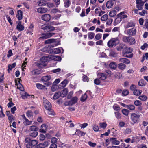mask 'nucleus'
I'll use <instances>...</instances> for the list:
<instances>
[{
    "mask_svg": "<svg viewBox=\"0 0 148 148\" xmlns=\"http://www.w3.org/2000/svg\"><path fill=\"white\" fill-rule=\"evenodd\" d=\"M48 61V57L47 56H43L40 59V61L37 64L38 67L42 68L46 66L47 64V62Z\"/></svg>",
    "mask_w": 148,
    "mask_h": 148,
    "instance_id": "1",
    "label": "nucleus"
},
{
    "mask_svg": "<svg viewBox=\"0 0 148 148\" xmlns=\"http://www.w3.org/2000/svg\"><path fill=\"white\" fill-rule=\"evenodd\" d=\"M132 51L130 48L125 47L123 51V54L124 57L131 58L133 57V54L132 52Z\"/></svg>",
    "mask_w": 148,
    "mask_h": 148,
    "instance_id": "2",
    "label": "nucleus"
},
{
    "mask_svg": "<svg viewBox=\"0 0 148 148\" xmlns=\"http://www.w3.org/2000/svg\"><path fill=\"white\" fill-rule=\"evenodd\" d=\"M123 41L126 43H129L131 45H132L135 43V39L132 36H123L122 38Z\"/></svg>",
    "mask_w": 148,
    "mask_h": 148,
    "instance_id": "3",
    "label": "nucleus"
},
{
    "mask_svg": "<svg viewBox=\"0 0 148 148\" xmlns=\"http://www.w3.org/2000/svg\"><path fill=\"white\" fill-rule=\"evenodd\" d=\"M118 39L117 38H111L108 42V46L110 48L115 47L116 45V42L118 41Z\"/></svg>",
    "mask_w": 148,
    "mask_h": 148,
    "instance_id": "4",
    "label": "nucleus"
},
{
    "mask_svg": "<svg viewBox=\"0 0 148 148\" xmlns=\"http://www.w3.org/2000/svg\"><path fill=\"white\" fill-rule=\"evenodd\" d=\"M55 43L53 45H49V47H54V45L57 46L58 45L60 44V42L59 41L57 42V43L56 39H49L46 40L45 41V44H48L49 43Z\"/></svg>",
    "mask_w": 148,
    "mask_h": 148,
    "instance_id": "5",
    "label": "nucleus"
},
{
    "mask_svg": "<svg viewBox=\"0 0 148 148\" xmlns=\"http://www.w3.org/2000/svg\"><path fill=\"white\" fill-rule=\"evenodd\" d=\"M140 116L139 114L133 113L131 114V119L132 121L134 123H135L139 121Z\"/></svg>",
    "mask_w": 148,
    "mask_h": 148,
    "instance_id": "6",
    "label": "nucleus"
},
{
    "mask_svg": "<svg viewBox=\"0 0 148 148\" xmlns=\"http://www.w3.org/2000/svg\"><path fill=\"white\" fill-rule=\"evenodd\" d=\"M41 29H43L45 32H49L54 30L55 28L51 25H43L42 26Z\"/></svg>",
    "mask_w": 148,
    "mask_h": 148,
    "instance_id": "7",
    "label": "nucleus"
},
{
    "mask_svg": "<svg viewBox=\"0 0 148 148\" xmlns=\"http://www.w3.org/2000/svg\"><path fill=\"white\" fill-rule=\"evenodd\" d=\"M26 143H30L32 147H34L38 143V141L36 140H31L29 137H27L25 138Z\"/></svg>",
    "mask_w": 148,
    "mask_h": 148,
    "instance_id": "8",
    "label": "nucleus"
},
{
    "mask_svg": "<svg viewBox=\"0 0 148 148\" xmlns=\"http://www.w3.org/2000/svg\"><path fill=\"white\" fill-rule=\"evenodd\" d=\"M44 105L47 110H50L51 108V103L44 98H43Z\"/></svg>",
    "mask_w": 148,
    "mask_h": 148,
    "instance_id": "9",
    "label": "nucleus"
},
{
    "mask_svg": "<svg viewBox=\"0 0 148 148\" xmlns=\"http://www.w3.org/2000/svg\"><path fill=\"white\" fill-rule=\"evenodd\" d=\"M41 19L45 21H48L51 18V16L49 14H45L41 16Z\"/></svg>",
    "mask_w": 148,
    "mask_h": 148,
    "instance_id": "10",
    "label": "nucleus"
},
{
    "mask_svg": "<svg viewBox=\"0 0 148 148\" xmlns=\"http://www.w3.org/2000/svg\"><path fill=\"white\" fill-rule=\"evenodd\" d=\"M55 33H48L44 34H43V36L40 37V38L42 39H46L51 37Z\"/></svg>",
    "mask_w": 148,
    "mask_h": 148,
    "instance_id": "11",
    "label": "nucleus"
},
{
    "mask_svg": "<svg viewBox=\"0 0 148 148\" xmlns=\"http://www.w3.org/2000/svg\"><path fill=\"white\" fill-rule=\"evenodd\" d=\"M119 61L121 63H125L126 64H129L130 63V60L127 58H120L119 59Z\"/></svg>",
    "mask_w": 148,
    "mask_h": 148,
    "instance_id": "12",
    "label": "nucleus"
},
{
    "mask_svg": "<svg viewBox=\"0 0 148 148\" xmlns=\"http://www.w3.org/2000/svg\"><path fill=\"white\" fill-rule=\"evenodd\" d=\"M77 101V98L76 97H74L72 98L71 100L69 101L68 105L69 106H72L75 104Z\"/></svg>",
    "mask_w": 148,
    "mask_h": 148,
    "instance_id": "13",
    "label": "nucleus"
},
{
    "mask_svg": "<svg viewBox=\"0 0 148 148\" xmlns=\"http://www.w3.org/2000/svg\"><path fill=\"white\" fill-rule=\"evenodd\" d=\"M47 11V8L45 7H40L37 9V12L39 13L42 14L45 13Z\"/></svg>",
    "mask_w": 148,
    "mask_h": 148,
    "instance_id": "14",
    "label": "nucleus"
},
{
    "mask_svg": "<svg viewBox=\"0 0 148 148\" xmlns=\"http://www.w3.org/2000/svg\"><path fill=\"white\" fill-rule=\"evenodd\" d=\"M97 76L99 78L103 80L106 79L107 76L106 74L101 73H98Z\"/></svg>",
    "mask_w": 148,
    "mask_h": 148,
    "instance_id": "15",
    "label": "nucleus"
},
{
    "mask_svg": "<svg viewBox=\"0 0 148 148\" xmlns=\"http://www.w3.org/2000/svg\"><path fill=\"white\" fill-rule=\"evenodd\" d=\"M23 119H24V121L23 122L24 124L25 125H29L31 124L32 121H29L27 119L25 115H23L22 116Z\"/></svg>",
    "mask_w": 148,
    "mask_h": 148,
    "instance_id": "16",
    "label": "nucleus"
},
{
    "mask_svg": "<svg viewBox=\"0 0 148 148\" xmlns=\"http://www.w3.org/2000/svg\"><path fill=\"white\" fill-rule=\"evenodd\" d=\"M136 33V29L134 28L131 29L127 31V34L129 35H134Z\"/></svg>",
    "mask_w": 148,
    "mask_h": 148,
    "instance_id": "17",
    "label": "nucleus"
},
{
    "mask_svg": "<svg viewBox=\"0 0 148 148\" xmlns=\"http://www.w3.org/2000/svg\"><path fill=\"white\" fill-rule=\"evenodd\" d=\"M110 141L111 142L113 145H118L120 143V142L117 140L116 138H110Z\"/></svg>",
    "mask_w": 148,
    "mask_h": 148,
    "instance_id": "18",
    "label": "nucleus"
},
{
    "mask_svg": "<svg viewBox=\"0 0 148 148\" xmlns=\"http://www.w3.org/2000/svg\"><path fill=\"white\" fill-rule=\"evenodd\" d=\"M114 2L112 0H109L106 3V7L108 8H111L114 5Z\"/></svg>",
    "mask_w": 148,
    "mask_h": 148,
    "instance_id": "19",
    "label": "nucleus"
},
{
    "mask_svg": "<svg viewBox=\"0 0 148 148\" xmlns=\"http://www.w3.org/2000/svg\"><path fill=\"white\" fill-rule=\"evenodd\" d=\"M23 12L21 10H18L17 12V14L16 16L18 20H21L22 18Z\"/></svg>",
    "mask_w": 148,
    "mask_h": 148,
    "instance_id": "20",
    "label": "nucleus"
},
{
    "mask_svg": "<svg viewBox=\"0 0 148 148\" xmlns=\"http://www.w3.org/2000/svg\"><path fill=\"white\" fill-rule=\"evenodd\" d=\"M16 28L19 31H22L24 29V26L21 25V21H19L16 26Z\"/></svg>",
    "mask_w": 148,
    "mask_h": 148,
    "instance_id": "21",
    "label": "nucleus"
},
{
    "mask_svg": "<svg viewBox=\"0 0 148 148\" xmlns=\"http://www.w3.org/2000/svg\"><path fill=\"white\" fill-rule=\"evenodd\" d=\"M68 93L67 90L66 89L62 90L61 92H60V97H63L66 96Z\"/></svg>",
    "mask_w": 148,
    "mask_h": 148,
    "instance_id": "22",
    "label": "nucleus"
},
{
    "mask_svg": "<svg viewBox=\"0 0 148 148\" xmlns=\"http://www.w3.org/2000/svg\"><path fill=\"white\" fill-rule=\"evenodd\" d=\"M32 74L33 75H37L40 74L41 72L38 69H34L31 71Z\"/></svg>",
    "mask_w": 148,
    "mask_h": 148,
    "instance_id": "23",
    "label": "nucleus"
},
{
    "mask_svg": "<svg viewBox=\"0 0 148 148\" xmlns=\"http://www.w3.org/2000/svg\"><path fill=\"white\" fill-rule=\"evenodd\" d=\"M37 3L39 6H44L46 5L47 3L44 0H39L38 1Z\"/></svg>",
    "mask_w": 148,
    "mask_h": 148,
    "instance_id": "24",
    "label": "nucleus"
},
{
    "mask_svg": "<svg viewBox=\"0 0 148 148\" xmlns=\"http://www.w3.org/2000/svg\"><path fill=\"white\" fill-rule=\"evenodd\" d=\"M16 63H14L12 64H9L8 65V72L10 73V71L13 68H14L16 66Z\"/></svg>",
    "mask_w": 148,
    "mask_h": 148,
    "instance_id": "25",
    "label": "nucleus"
},
{
    "mask_svg": "<svg viewBox=\"0 0 148 148\" xmlns=\"http://www.w3.org/2000/svg\"><path fill=\"white\" fill-rule=\"evenodd\" d=\"M38 132H37L34 131V132H30L29 135L31 137L35 138L38 135Z\"/></svg>",
    "mask_w": 148,
    "mask_h": 148,
    "instance_id": "26",
    "label": "nucleus"
},
{
    "mask_svg": "<svg viewBox=\"0 0 148 148\" xmlns=\"http://www.w3.org/2000/svg\"><path fill=\"white\" fill-rule=\"evenodd\" d=\"M124 14V12H121L117 15L118 18H126L127 17V16L126 15L123 14Z\"/></svg>",
    "mask_w": 148,
    "mask_h": 148,
    "instance_id": "27",
    "label": "nucleus"
},
{
    "mask_svg": "<svg viewBox=\"0 0 148 148\" xmlns=\"http://www.w3.org/2000/svg\"><path fill=\"white\" fill-rule=\"evenodd\" d=\"M126 65L123 63H121L118 64V68L122 70H123L126 67Z\"/></svg>",
    "mask_w": 148,
    "mask_h": 148,
    "instance_id": "28",
    "label": "nucleus"
},
{
    "mask_svg": "<svg viewBox=\"0 0 148 148\" xmlns=\"http://www.w3.org/2000/svg\"><path fill=\"white\" fill-rule=\"evenodd\" d=\"M51 77L50 76H45L42 77V79L44 82L48 81L51 79Z\"/></svg>",
    "mask_w": 148,
    "mask_h": 148,
    "instance_id": "29",
    "label": "nucleus"
},
{
    "mask_svg": "<svg viewBox=\"0 0 148 148\" xmlns=\"http://www.w3.org/2000/svg\"><path fill=\"white\" fill-rule=\"evenodd\" d=\"M29 127L30 129V132H34V131L37 132L38 130V127L35 125L30 126Z\"/></svg>",
    "mask_w": 148,
    "mask_h": 148,
    "instance_id": "30",
    "label": "nucleus"
},
{
    "mask_svg": "<svg viewBox=\"0 0 148 148\" xmlns=\"http://www.w3.org/2000/svg\"><path fill=\"white\" fill-rule=\"evenodd\" d=\"M18 79H19V81H18V82L19 83V84L17 88H18L21 91H23L24 90V89L23 87V86L22 85V84L20 83V81H21V79L20 78H18Z\"/></svg>",
    "mask_w": 148,
    "mask_h": 148,
    "instance_id": "31",
    "label": "nucleus"
},
{
    "mask_svg": "<svg viewBox=\"0 0 148 148\" xmlns=\"http://www.w3.org/2000/svg\"><path fill=\"white\" fill-rule=\"evenodd\" d=\"M87 96L86 93L82 95L80 98V100L82 102H84L87 99Z\"/></svg>",
    "mask_w": 148,
    "mask_h": 148,
    "instance_id": "32",
    "label": "nucleus"
},
{
    "mask_svg": "<svg viewBox=\"0 0 148 148\" xmlns=\"http://www.w3.org/2000/svg\"><path fill=\"white\" fill-rule=\"evenodd\" d=\"M116 14V10H112L110 12L109 16H110L114 17Z\"/></svg>",
    "mask_w": 148,
    "mask_h": 148,
    "instance_id": "33",
    "label": "nucleus"
},
{
    "mask_svg": "<svg viewBox=\"0 0 148 148\" xmlns=\"http://www.w3.org/2000/svg\"><path fill=\"white\" fill-rule=\"evenodd\" d=\"M36 86L37 88L42 90H43L45 89V86L39 83H37L36 84Z\"/></svg>",
    "mask_w": 148,
    "mask_h": 148,
    "instance_id": "34",
    "label": "nucleus"
},
{
    "mask_svg": "<svg viewBox=\"0 0 148 148\" xmlns=\"http://www.w3.org/2000/svg\"><path fill=\"white\" fill-rule=\"evenodd\" d=\"M109 66L110 68L113 69H115L116 68L117 66L116 64L114 62L110 63Z\"/></svg>",
    "mask_w": 148,
    "mask_h": 148,
    "instance_id": "35",
    "label": "nucleus"
},
{
    "mask_svg": "<svg viewBox=\"0 0 148 148\" xmlns=\"http://www.w3.org/2000/svg\"><path fill=\"white\" fill-rule=\"evenodd\" d=\"M126 46H125V45H124L122 43L120 44L118 47L117 48V50L119 51H121L123 49H124V48Z\"/></svg>",
    "mask_w": 148,
    "mask_h": 148,
    "instance_id": "36",
    "label": "nucleus"
},
{
    "mask_svg": "<svg viewBox=\"0 0 148 148\" xmlns=\"http://www.w3.org/2000/svg\"><path fill=\"white\" fill-rule=\"evenodd\" d=\"M64 6L66 8H68L69 7L70 4L69 0H64Z\"/></svg>",
    "mask_w": 148,
    "mask_h": 148,
    "instance_id": "37",
    "label": "nucleus"
},
{
    "mask_svg": "<svg viewBox=\"0 0 148 148\" xmlns=\"http://www.w3.org/2000/svg\"><path fill=\"white\" fill-rule=\"evenodd\" d=\"M52 51L55 54H58L60 53L61 50L59 48H55L52 49Z\"/></svg>",
    "mask_w": 148,
    "mask_h": 148,
    "instance_id": "38",
    "label": "nucleus"
},
{
    "mask_svg": "<svg viewBox=\"0 0 148 148\" xmlns=\"http://www.w3.org/2000/svg\"><path fill=\"white\" fill-rule=\"evenodd\" d=\"M122 113L124 115L127 116L130 113V111L127 109H123L122 110Z\"/></svg>",
    "mask_w": 148,
    "mask_h": 148,
    "instance_id": "39",
    "label": "nucleus"
},
{
    "mask_svg": "<svg viewBox=\"0 0 148 148\" xmlns=\"http://www.w3.org/2000/svg\"><path fill=\"white\" fill-rule=\"evenodd\" d=\"M142 91L140 90H136L134 91V95H135L138 96L140 95Z\"/></svg>",
    "mask_w": 148,
    "mask_h": 148,
    "instance_id": "40",
    "label": "nucleus"
},
{
    "mask_svg": "<svg viewBox=\"0 0 148 148\" xmlns=\"http://www.w3.org/2000/svg\"><path fill=\"white\" fill-rule=\"evenodd\" d=\"M53 60L55 61H60L61 60V58L60 56H55L53 57Z\"/></svg>",
    "mask_w": 148,
    "mask_h": 148,
    "instance_id": "41",
    "label": "nucleus"
},
{
    "mask_svg": "<svg viewBox=\"0 0 148 148\" xmlns=\"http://www.w3.org/2000/svg\"><path fill=\"white\" fill-rule=\"evenodd\" d=\"M60 96V92H56L54 94L53 97V98L54 99H58Z\"/></svg>",
    "mask_w": 148,
    "mask_h": 148,
    "instance_id": "42",
    "label": "nucleus"
},
{
    "mask_svg": "<svg viewBox=\"0 0 148 148\" xmlns=\"http://www.w3.org/2000/svg\"><path fill=\"white\" fill-rule=\"evenodd\" d=\"M139 99L140 100L144 101L146 100L147 98V97L145 95H140L138 97Z\"/></svg>",
    "mask_w": 148,
    "mask_h": 148,
    "instance_id": "43",
    "label": "nucleus"
},
{
    "mask_svg": "<svg viewBox=\"0 0 148 148\" xmlns=\"http://www.w3.org/2000/svg\"><path fill=\"white\" fill-rule=\"evenodd\" d=\"M68 82V81L66 79L64 80L61 83V85H62V87H65Z\"/></svg>",
    "mask_w": 148,
    "mask_h": 148,
    "instance_id": "44",
    "label": "nucleus"
},
{
    "mask_svg": "<svg viewBox=\"0 0 148 148\" xmlns=\"http://www.w3.org/2000/svg\"><path fill=\"white\" fill-rule=\"evenodd\" d=\"M134 103V105L137 106H140L142 105V103L141 101L139 100L135 101Z\"/></svg>",
    "mask_w": 148,
    "mask_h": 148,
    "instance_id": "45",
    "label": "nucleus"
},
{
    "mask_svg": "<svg viewBox=\"0 0 148 148\" xmlns=\"http://www.w3.org/2000/svg\"><path fill=\"white\" fill-rule=\"evenodd\" d=\"M108 17V15L106 14H105L101 17V19L102 21H105L107 19Z\"/></svg>",
    "mask_w": 148,
    "mask_h": 148,
    "instance_id": "46",
    "label": "nucleus"
},
{
    "mask_svg": "<svg viewBox=\"0 0 148 148\" xmlns=\"http://www.w3.org/2000/svg\"><path fill=\"white\" fill-rule=\"evenodd\" d=\"M127 108L131 110H135V107L133 105H129Z\"/></svg>",
    "mask_w": 148,
    "mask_h": 148,
    "instance_id": "47",
    "label": "nucleus"
},
{
    "mask_svg": "<svg viewBox=\"0 0 148 148\" xmlns=\"http://www.w3.org/2000/svg\"><path fill=\"white\" fill-rule=\"evenodd\" d=\"M95 34L93 32H90L88 34V38L90 39H93L94 36Z\"/></svg>",
    "mask_w": 148,
    "mask_h": 148,
    "instance_id": "48",
    "label": "nucleus"
},
{
    "mask_svg": "<svg viewBox=\"0 0 148 148\" xmlns=\"http://www.w3.org/2000/svg\"><path fill=\"white\" fill-rule=\"evenodd\" d=\"M80 134L81 136H84L85 134V133L79 130H77L76 132L75 133V134Z\"/></svg>",
    "mask_w": 148,
    "mask_h": 148,
    "instance_id": "49",
    "label": "nucleus"
},
{
    "mask_svg": "<svg viewBox=\"0 0 148 148\" xmlns=\"http://www.w3.org/2000/svg\"><path fill=\"white\" fill-rule=\"evenodd\" d=\"M48 110V114L49 115H54L55 113L54 111L51 108L50 110Z\"/></svg>",
    "mask_w": 148,
    "mask_h": 148,
    "instance_id": "50",
    "label": "nucleus"
},
{
    "mask_svg": "<svg viewBox=\"0 0 148 148\" xmlns=\"http://www.w3.org/2000/svg\"><path fill=\"white\" fill-rule=\"evenodd\" d=\"M144 81L143 80H140L138 82V85L141 86H144L145 84L144 83Z\"/></svg>",
    "mask_w": 148,
    "mask_h": 148,
    "instance_id": "51",
    "label": "nucleus"
},
{
    "mask_svg": "<svg viewBox=\"0 0 148 148\" xmlns=\"http://www.w3.org/2000/svg\"><path fill=\"white\" fill-rule=\"evenodd\" d=\"M100 127L103 129H105L106 127L107 124L106 123H100Z\"/></svg>",
    "mask_w": 148,
    "mask_h": 148,
    "instance_id": "52",
    "label": "nucleus"
},
{
    "mask_svg": "<svg viewBox=\"0 0 148 148\" xmlns=\"http://www.w3.org/2000/svg\"><path fill=\"white\" fill-rule=\"evenodd\" d=\"M27 116L28 117H30L32 116L33 114V112L31 111H28L27 112Z\"/></svg>",
    "mask_w": 148,
    "mask_h": 148,
    "instance_id": "53",
    "label": "nucleus"
},
{
    "mask_svg": "<svg viewBox=\"0 0 148 148\" xmlns=\"http://www.w3.org/2000/svg\"><path fill=\"white\" fill-rule=\"evenodd\" d=\"M94 82L95 84L98 85L100 84L101 81L99 79L97 78L94 80Z\"/></svg>",
    "mask_w": 148,
    "mask_h": 148,
    "instance_id": "54",
    "label": "nucleus"
},
{
    "mask_svg": "<svg viewBox=\"0 0 148 148\" xmlns=\"http://www.w3.org/2000/svg\"><path fill=\"white\" fill-rule=\"evenodd\" d=\"M129 93V91L126 90H124L122 92V94L124 96H126Z\"/></svg>",
    "mask_w": 148,
    "mask_h": 148,
    "instance_id": "55",
    "label": "nucleus"
},
{
    "mask_svg": "<svg viewBox=\"0 0 148 148\" xmlns=\"http://www.w3.org/2000/svg\"><path fill=\"white\" fill-rule=\"evenodd\" d=\"M115 114L116 117L117 119H120L121 117V114L118 112H115Z\"/></svg>",
    "mask_w": 148,
    "mask_h": 148,
    "instance_id": "56",
    "label": "nucleus"
},
{
    "mask_svg": "<svg viewBox=\"0 0 148 148\" xmlns=\"http://www.w3.org/2000/svg\"><path fill=\"white\" fill-rule=\"evenodd\" d=\"M101 37V35L100 34H97L95 36V38L97 40H99L100 39Z\"/></svg>",
    "mask_w": 148,
    "mask_h": 148,
    "instance_id": "57",
    "label": "nucleus"
},
{
    "mask_svg": "<svg viewBox=\"0 0 148 148\" xmlns=\"http://www.w3.org/2000/svg\"><path fill=\"white\" fill-rule=\"evenodd\" d=\"M134 26V25L132 22H129L126 25L127 28H129Z\"/></svg>",
    "mask_w": 148,
    "mask_h": 148,
    "instance_id": "58",
    "label": "nucleus"
},
{
    "mask_svg": "<svg viewBox=\"0 0 148 148\" xmlns=\"http://www.w3.org/2000/svg\"><path fill=\"white\" fill-rule=\"evenodd\" d=\"M144 2L142 0H136V4L143 5Z\"/></svg>",
    "mask_w": 148,
    "mask_h": 148,
    "instance_id": "59",
    "label": "nucleus"
},
{
    "mask_svg": "<svg viewBox=\"0 0 148 148\" xmlns=\"http://www.w3.org/2000/svg\"><path fill=\"white\" fill-rule=\"evenodd\" d=\"M112 21L113 20L112 19H108L106 23V25H110L112 23Z\"/></svg>",
    "mask_w": 148,
    "mask_h": 148,
    "instance_id": "60",
    "label": "nucleus"
},
{
    "mask_svg": "<svg viewBox=\"0 0 148 148\" xmlns=\"http://www.w3.org/2000/svg\"><path fill=\"white\" fill-rule=\"evenodd\" d=\"M93 129L95 131H98L99 130L98 126L97 125H94L93 127Z\"/></svg>",
    "mask_w": 148,
    "mask_h": 148,
    "instance_id": "61",
    "label": "nucleus"
},
{
    "mask_svg": "<svg viewBox=\"0 0 148 148\" xmlns=\"http://www.w3.org/2000/svg\"><path fill=\"white\" fill-rule=\"evenodd\" d=\"M136 86L135 85L132 84L130 86V89L131 90L134 91V90H136Z\"/></svg>",
    "mask_w": 148,
    "mask_h": 148,
    "instance_id": "62",
    "label": "nucleus"
},
{
    "mask_svg": "<svg viewBox=\"0 0 148 148\" xmlns=\"http://www.w3.org/2000/svg\"><path fill=\"white\" fill-rule=\"evenodd\" d=\"M147 47H148V44L147 43H145L141 47V49L143 50Z\"/></svg>",
    "mask_w": 148,
    "mask_h": 148,
    "instance_id": "63",
    "label": "nucleus"
},
{
    "mask_svg": "<svg viewBox=\"0 0 148 148\" xmlns=\"http://www.w3.org/2000/svg\"><path fill=\"white\" fill-rule=\"evenodd\" d=\"M42 143H40L35 146V148H45L42 146Z\"/></svg>",
    "mask_w": 148,
    "mask_h": 148,
    "instance_id": "64",
    "label": "nucleus"
}]
</instances>
